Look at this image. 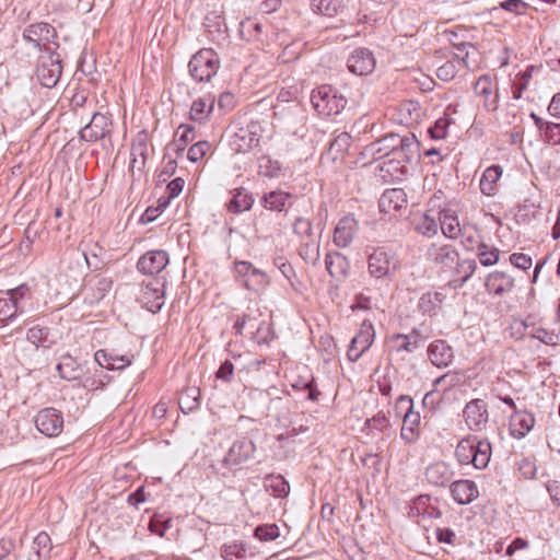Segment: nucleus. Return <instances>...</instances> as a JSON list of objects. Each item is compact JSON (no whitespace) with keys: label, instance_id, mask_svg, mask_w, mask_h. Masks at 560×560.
<instances>
[{"label":"nucleus","instance_id":"obj_19","mask_svg":"<svg viewBox=\"0 0 560 560\" xmlns=\"http://www.w3.org/2000/svg\"><path fill=\"white\" fill-rule=\"evenodd\" d=\"M419 156L420 142L413 133L408 132L402 136L401 142L395 148L389 158L411 164L417 162Z\"/></svg>","mask_w":560,"mask_h":560},{"label":"nucleus","instance_id":"obj_11","mask_svg":"<svg viewBox=\"0 0 560 560\" xmlns=\"http://www.w3.org/2000/svg\"><path fill=\"white\" fill-rule=\"evenodd\" d=\"M375 338L373 324L365 319L361 324L359 332L352 338L347 351L349 361L357 362L369 350Z\"/></svg>","mask_w":560,"mask_h":560},{"label":"nucleus","instance_id":"obj_48","mask_svg":"<svg viewBox=\"0 0 560 560\" xmlns=\"http://www.w3.org/2000/svg\"><path fill=\"white\" fill-rule=\"evenodd\" d=\"M20 315L16 302L0 293V326L14 320Z\"/></svg>","mask_w":560,"mask_h":560},{"label":"nucleus","instance_id":"obj_33","mask_svg":"<svg viewBox=\"0 0 560 560\" xmlns=\"http://www.w3.org/2000/svg\"><path fill=\"white\" fill-rule=\"evenodd\" d=\"M51 548L50 536L46 532H40L32 542L27 560H48Z\"/></svg>","mask_w":560,"mask_h":560},{"label":"nucleus","instance_id":"obj_61","mask_svg":"<svg viewBox=\"0 0 560 560\" xmlns=\"http://www.w3.org/2000/svg\"><path fill=\"white\" fill-rule=\"evenodd\" d=\"M393 341H395L396 350L398 352H413L419 348V342L417 340H411L410 336L405 334H396L393 336Z\"/></svg>","mask_w":560,"mask_h":560},{"label":"nucleus","instance_id":"obj_3","mask_svg":"<svg viewBox=\"0 0 560 560\" xmlns=\"http://www.w3.org/2000/svg\"><path fill=\"white\" fill-rule=\"evenodd\" d=\"M311 102L314 109L323 116L337 115L347 106V98L331 85H320L312 92Z\"/></svg>","mask_w":560,"mask_h":560},{"label":"nucleus","instance_id":"obj_14","mask_svg":"<svg viewBox=\"0 0 560 560\" xmlns=\"http://www.w3.org/2000/svg\"><path fill=\"white\" fill-rule=\"evenodd\" d=\"M234 271L244 279V285L247 290H257L269 282L265 271L254 267L252 262L246 260L235 261Z\"/></svg>","mask_w":560,"mask_h":560},{"label":"nucleus","instance_id":"obj_39","mask_svg":"<svg viewBox=\"0 0 560 560\" xmlns=\"http://www.w3.org/2000/svg\"><path fill=\"white\" fill-rule=\"evenodd\" d=\"M313 12L332 18L340 14L346 8L345 0H311Z\"/></svg>","mask_w":560,"mask_h":560},{"label":"nucleus","instance_id":"obj_64","mask_svg":"<svg viewBox=\"0 0 560 560\" xmlns=\"http://www.w3.org/2000/svg\"><path fill=\"white\" fill-rule=\"evenodd\" d=\"M48 329L45 327L34 326L28 329L27 331V339L33 342L34 345L42 346V347H48L46 345L47 337H48Z\"/></svg>","mask_w":560,"mask_h":560},{"label":"nucleus","instance_id":"obj_20","mask_svg":"<svg viewBox=\"0 0 560 560\" xmlns=\"http://www.w3.org/2000/svg\"><path fill=\"white\" fill-rule=\"evenodd\" d=\"M168 264V254L165 250L156 249L143 254L138 262L137 268L144 275L160 273Z\"/></svg>","mask_w":560,"mask_h":560},{"label":"nucleus","instance_id":"obj_40","mask_svg":"<svg viewBox=\"0 0 560 560\" xmlns=\"http://www.w3.org/2000/svg\"><path fill=\"white\" fill-rule=\"evenodd\" d=\"M56 369L59 372V375L67 381L78 380L82 374L81 365L68 353L61 357Z\"/></svg>","mask_w":560,"mask_h":560},{"label":"nucleus","instance_id":"obj_16","mask_svg":"<svg viewBox=\"0 0 560 560\" xmlns=\"http://www.w3.org/2000/svg\"><path fill=\"white\" fill-rule=\"evenodd\" d=\"M463 417L469 430H481L488 422V406L482 399H472L465 406Z\"/></svg>","mask_w":560,"mask_h":560},{"label":"nucleus","instance_id":"obj_10","mask_svg":"<svg viewBox=\"0 0 560 560\" xmlns=\"http://www.w3.org/2000/svg\"><path fill=\"white\" fill-rule=\"evenodd\" d=\"M478 51L466 50L464 56L454 54L453 58L446 60L444 63L436 68V77L444 82H450L455 79L458 71L466 68L470 69V61L477 62Z\"/></svg>","mask_w":560,"mask_h":560},{"label":"nucleus","instance_id":"obj_59","mask_svg":"<svg viewBox=\"0 0 560 560\" xmlns=\"http://www.w3.org/2000/svg\"><path fill=\"white\" fill-rule=\"evenodd\" d=\"M275 338L271 325L265 320L257 324L254 339L258 345H268Z\"/></svg>","mask_w":560,"mask_h":560},{"label":"nucleus","instance_id":"obj_15","mask_svg":"<svg viewBox=\"0 0 560 560\" xmlns=\"http://www.w3.org/2000/svg\"><path fill=\"white\" fill-rule=\"evenodd\" d=\"M376 61L373 52L364 47L354 49L347 60L350 72L357 75H368L375 69Z\"/></svg>","mask_w":560,"mask_h":560},{"label":"nucleus","instance_id":"obj_50","mask_svg":"<svg viewBox=\"0 0 560 560\" xmlns=\"http://www.w3.org/2000/svg\"><path fill=\"white\" fill-rule=\"evenodd\" d=\"M185 186V180L182 177H176L171 180L165 188V195L160 197V207L167 208L171 201L179 196Z\"/></svg>","mask_w":560,"mask_h":560},{"label":"nucleus","instance_id":"obj_7","mask_svg":"<svg viewBox=\"0 0 560 560\" xmlns=\"http://www.w3.org/2000/svg\"><path fill=\"white\" fill-rule=\"evenodd\" d=\"M164 287L165 280L161 278H153L148 282H142L137 301L153 314L160 312L165 303Z\"/></svg>","mask_w":560,"mask_h":560},{"label":"nucleus","instance_id":"obj_41","mask_svg":"<svg viewBox=\"0 0 560 560\" xmlns=\"http://www.w3.org/2000/svg\"><path fill=\"white\" fill-rule=\"evenodd\" d=\"M412 224L415 230L427 237H432L438 234L439 223L435 217L429 213H422L420 215H416L412 220Z\"/></svg>","mask_w":560,"mask_h":560},{"label":"nucleus","instance_id":"obj_23","mask_svg":"<svg viewBox=\"0 0 560 560\" xmlns=\"http://www.w3.org/2000/svg\"><path fill=\"white\" fill-rule=\"evenodd\" d=\"M358 221L353 215L341 218L334 231L335 245L342 248L349 246L358 232Z\"/></svg>","mask_w":560,"mask_h":560},{"label":"nucleus","instance_id":"obj_51","mask_svg":"<svg viewBox=\"0 0 560 560\" xmlns=\"http://www.w3.org/2000/svg\"><path fill=\"white\" fill-rule=\"evenodd\" d=\"M246 545L243 542L224 544L221 547V557L224 560H245Z\"/></svg>","mask_w":560,"mask_h":560},{"label":"nucleus","instance_id":"obj_36","mask_svg":"<svg viewBox=\"0 0 560 560\" xmlns=\"http://www.w3.org/2000/svg\"><path fill=\"white\" fill-rule=\"evenodd\" d=\"M264 488L267 492H269L272 497L284 499L290 493L289 482L282 475L270 474L267 475L264 479Z\"/></svg>","mask_w":560,"mask_h":560},{"label":"nucleus","instance_id":"obj_26","mask_svg":"<svg viewBox=\"0 0 560 560\" xmlns=\"http://www.w3.org/2000/svg\"><path fill=\"white\" fill-rule=\"evenodd\" d=\"M428 357L431 363L438 368H446L454 359V352L445 340H434L428 347Z\"/></svg>","mask_w":560,"mask_h":560},{"label":"nucleus","instance_id":"obj_49","mask_svg":"<svg viewBox=\"0 0 560 560\" xmlns=\"http://www.w3.org/2000/svg\"><path fill=\"white\" fill-rule=\"evenodd\" d=\"M299 254L301 258L307 262L315 266L319 260V243L318 241L308 238L307 242L301 244Z\"/></svg>","mask_w":560,"mask_h":560},{"label":"nucleus","instance_id":"obj_42","mask_svg":"<svg viewBox=\"0 0 560 560\" xmlns=\"http://www.w3.org/2000/svg\"><path fill=\"white\" fill-rule=\"evenodd\" d=\"M214 107V98H197L190 107V119L197 122H205Z\"/></svg>","mask_w":560,"mask_h":560},{"label":"nucleus","instance_id":"obj_12","mask_svg":"<svg viewBox=\"0 0 560 560\" xmlns=\"http://www.w3.org/2000/svg\"><path fill=\"white\" fill-rule=\"evenodd\" d=\"M483 287L489 295L502 298L513 292L515 279L505 271L494 270L487 275Z\"/></svg>","mask_w":560,"mask_h":560},{"label":"nucleus","instance_id":"obj_17","mask_svg":"<svg viewBox=\"0 0 560 560\" xmlns=\"http://www.w3.org/2000/svg\"><path fill=\"white\" fill-rule=\"evenodd\" d=\"M256 452V444L253 440L242 436L233 442L224 457L229 466H236L249 460Z\"/></svg>","mask_w":560,"mask_h":560},{"label":"nucleus","instance_id":"obj_58","mask_svg":"<svg viewBox=\"0 0 560 560\" xmlns=\"http://www.w3.org/2000/svg\"><path fill=\"white\" fill-rule=\"evenodd\" d=\"M352 138L348 132H340L337 135L329 144V152L336 154H343L351 145Z\"/></svg>","mask_w":560,"mask_h":560},{"label":"nucleus","instance_id":"obj_9","mask_svg":"<svg viewBox=\"0 0 560 560\" xmlns=\"http://www.w3.org/2000/svg\"><path fill=\"white\" fill-rule=\"evenodd\" d=\"M112 118L102 113H94L90 122L79 131V138L86 142H96L112 135Z\"/></svg>","mask_w":560,"mask_h":560},{"label":"nucleus","instance_id":"obj_22","mask_svg":"<svg viewBox=\"0 0 560 560\" xmlns=\"http://www.w3.org/2000/svg\"><path fill=\"white\" fill-rule=\"evenodd\" d=\"M442 512L438 506V500L431 495L422 494L416 498L410 505L409 516L422 518H439Z\"/></svg>","mask_w":560,"mask_h":560},{"label":"nucleus","instance_id":"obj_37","mask_svg":"<svg viewBox=\"0 0 560 560\" xmlns=\"http://www.w3.org/2000/svg\"><path fill=\"white\" fill-rule=\"evenodd\" d=\"M502 176V167L500 165H491L487 167L480 178V190L486 196H493L497 191V182Z\"/></svg>","mask_w":560,"mask_h":560},{"label":"nucleus","instance_id":"obj_27","mask_svg":"<svg viewBox=\"0 0 560 560\" xmlns=\"http://www.w3.org/2000/svg\"><path fill=\"white\" fill-rule=\"evenodd\" d=\"M325 265L330 277L338 281L345 280L349 275L350 261L339 252L328 253L325 257Z\"/></svg>","mask_w":560,"mask_h":560},{"label":"nucleus","instance_id":"obj_2","mask_svg":"<svg viewBox=\"0 0 560 560\" xmlns=\"http://www.w3.org/2000/svg\"><path fill=\"white\" fill-rule=\"evenodd\" d=\"M56 28L47 22L28 24L22 32V40L33 52L45 54L57 50L59 44Z\"/></svg>","mask_w":560,"mask_h":560},{"label":"nucleus","instance_id":"obj_1","mask_svg":"<svg viewBox=\"0 0 560 560\" xmlns=\"http://www.w3.org/2000/svg\"><path fill=\"white\" fill-rule=\"evenodd\" d=\"M366 253L370 277L376 282L388 285L399 267L396 254L386 246L369 247Z\"/></svg>","mask_w":560,"mask_h":560},{"label":"nucleus","instance_id":"obj_32","mask_svg":"<svg viewBox=\"0 0 560 560\" xmlns=\"http://www.w3.org/2000/svg\"><path fill=\"white\" fill-rule=\"evenodd\" d=\"M439 229L448 238H457L460 233L458 218L452 209H443L439 212Z\"/></svg>","mask_w":560,"mask_h":560},{"label":"nucleus","instance_id":"obj_21","mask_svg":"<svg viewBox=\"0 0 560 560\" xmlns=\"http://www.w3.org/2000/svg\"><path fill=\"white\" fill-rule=\"evenodd\" d=\"M401 139L402 136L389 132L366 145L365 151L371 154L374 160L388 158L395 148L401 142Z\"/></svg>","mask_w":560,"mask_h":560},{"label":"nucleus","instance_id":"obj_34","mask_svg":"<svg viewBox=\"0 0 560 560\" xmlns=\"http://www.w3.org/2000/svg\"><path fill=\"white\" fill-rule=\"evenodd\" d=\"M535 424V418L527 411H515L511 416L512 434L523 438L528 433Z\"/></svg>","mask_w":560,"mask_h":560},{"label":"nucleus","instance_id":"obj_13","mask_svg":"<svg viewBox=\"0 0 560 560\" xmlns=\"http://www.w3.org/2000/svg\"><path fill=\"white\" fill-rule=\"evenodd\" d=\"M37 430L47 436H57L63 429L62 413L55 408H45L35 417Z\"/></svg>","mask_w":560,"mask_h":560},{"label":"nucleus","instance_id":"obj_53","mask_svg":"<svg viewBox=\"0 0 560 560\" xmlns=\"http://www.w3.org/2000/svg\"><path fill=\"white\" fill-rule=\"evenodd\" d=\"M474 447V436H467L465 439H462L456 448H455V457L459 465H470L471 458L470 452Z\"/></svg>","mask_w":560,"mask_h":560},{"label":"nucleus","instance_id":"obj_6","mask_svg":"<svg viewBox=\"0 0 560 560\" xmlns=\"http://www.w3.org/2000/svg\"><path fill=\"white\" fill-rule=\"evenodd\" d=\"M264 127L259 121L252 120L237 128L230 138V148L235 153H247L257 148L262 137Z\"/></svg>","mask_w":560,"mask_h":560},{"label":"nucleus","instance_id":"obj_55","mask_svg":"<svg viewBox=\"0 0 560 560\" xmlns=\"http://www.w3.org/2000/svg\"><path fill=\"white\" fill-rule=\"evenodd\" d=\"M535 67L530 66L524 72L517 74L515 82L513 84V98L520 100L522 97L523 92L527 89V85L532 79V72Z\"/></svg>","mask_w":560,"mask_h":560},{"label":"nucleus","instance_id":"obj_44","mask_svg":"<svg viewBox=\"0 0 560 560\" xmlns=\"http://www.w3.org/2000/svg\"><path fill=\"white\" fill-rule=\"evenodd\" d=\"M465 382V375L460 371H448L445 374L439 376L434 382L433 386L435 389L440 388L443 392L451 390Z\"/></svg>","mask_w":560,"mask_h":560},{"label":"nucleus","instance_id":"obj_30","mask_svg":"<svg viewBox=\"0 0 560 560\" xmlns=\"http://www.w3.org/2000/svg\"><path fill=\"white\" fill-rule=\"evenodd\" d=\"M491 444L488 440H479L477 436H474V447L470 452V465H472L476 469H485L491 458Z\"/></svg>","mask_w":560,"mask_h":560},{"label":"nucleus","instance_id":"obj_29","mask_svg":"<svg viewBox=\"0 0 560 560\" xmlns=\"http://www.w3.org/2000/svg\"><path fill=\"white\" fill-rule=\"evenodd\" d=\"M475 93L482 96L483 107L493 112L498 108V96L493 93V82L489 75H481L474 86Z\"/></svg>","mask_w":560,"mask_h":560},{"label":"nucleus","instance_id":"obj_57","mask_svg":"<svg viewBox=\"0 0 560 560\" xmlns=\"http://www.w3.org/2000/svg\"><path fill=\"white\" fill-rule=\"evenodd\" d=\"M279 527L276 524H261L254 530V536L260 541H270L279 537Z\"/></svg>","mask_w":560,"mask_h":560},{"label":"nucleus","instance_id":"obj_45","mask_svg":"<svg viewBox=\"0 0 560 560\" xmlns=\"http://www.w3.org/2000/svg\"><path fill=\"white\" fill-rule=\"evenodd\" d=\"M178 404L183 412L197 409L200 405V389L196 386L186 387L180 393Z\"/></svg>","mask_w":560,"mask_h":560},{"label":"nucleus","instance_id":"obj_60","mask_svg":"<svg viewBox=\"0 0 560 560\" xmlns=\"http://www.w3.org/2000/svg\"><path fill=\"white\" fill-rule=\"evenodd\" d=\"M211 147L209 141H198L189 148L187 152L188 160L194 163L200 161L211 150Z\"/></svg>","mask_w":560,"mask_h":560},{"label":"nucleus","instance_id":"obj_56","mask_svg":"<svg viewBox=\"0 0 560 560\" xmlns=\"http://www.w3.org/2000/svg\"><path fill=\"white\" fill-rule=\"evenodd\" d=\"M454 122L453 118H451L447 114L443 117L436 119L434 125L429 128V133L433 139H444L447 136V129L450 125Z\"/></svg>","mask_w":560,"mask_h":560},{"label":"nucleus","instance_id":"obj_28","mask_svg":"<svg viewBox=\"0 0 560 560\" xmlns=\"http://www.w3.org/2000/svg\"><path fill=\"white\" fill-rule=\"evenodd\" d=\"M407 205L406 192L401 188L386 189L380 200L378 207L381 212L389 213L390 211H398Z\"/></svg>","mask_w":560,"mask_h":560},{"label":"nucleus","instance_id":"obj_43","mask_svg":"<svg viewBox=\"0 0 560 560\" xmlns=\"http://www.w3.org/2000/svg\"><path fill=\"white\" fill-rule=\"evenodd\" d=\"M292 197L290 192L283 190H273L267 192L261 198L264 208L271 211H282L285 208L288 200Z\"/></svg>","mask_w":560,"mask_h":560},{"label":"nucleus","instance_id":"obj_8","mask_svg":"<svg viewBox=\"0 0 560 560\" xmlns=\"http://www.w3.org/2000/svg\"><path fill=\"white\" fill-rule=\"evenodd\" d=\"M149 152V135L142 130L131 141L129 173L131 177L140 178L144 172Z\"/></svg>","mask_w":560,"mask_h":560},{"label":"nucleus","instance_id":"obj_18","mask_svg":"<svg viewBox=\"0 0 560 560\" xmlns=\"http://www.w3.org/2000/svg\"><path fill=\"white\" fill-rule=\"evenodd\" d=\"M428 256L443 269H453L459 259V253L451 244H432L428 249Z\"/></svg>","mask_w":560,"mask_h":560},{"label":"nucleus","instance_id":"obj_25","mask_svg":"<svg viewBox=\"0 0 560 560\" xmlns=\"http://www.w3.org/2000/svg\"><path fill=\"white\" fill-rule=\"evenodd\" d=\"M425 479L435 487H446L454 477V471L445 462H435L425 469Z\"/></svg>","mask_w":560,"mask_h":560},{"label":"nucleus","instance_id":"obj_54","mask_svg":"<svg viewBox=\"0 0 560 560\" xmlns=\"http://www.w3.org/2000/svg\"><path fill=\"white\" fill-rule=\"evenodd\" d=\"M407 164L408 163L400 162L399 160L387 158L381 166V171L385 172L392 178H400L408 173Z\"/></svg>","mask_w":560,"mask_h":560},{"label":"nucleus","instance_id":"obj_38","mask_svg":"<svg viewBox=\"0 0 560 560\" xmlns=\"http://www.w3.org/2000/svg\"><path fill=\"white\" fill-rule=\"evenodd\" d=\"M445 299L446 296L442 292H425L419 299L418 308L423 314L434 315L438 310H440Z\"/></svg>","mask_w":560,"mask_h":560},{"label":"nucleus","instance_id":"obj_31","mask_svg":"<svg viewBox=\"0 0 560 560\" xmlns=\"http://www.w3.org/2000/svg\"><path fill=\"white\" fill-rule=\"evenodd\" d=\"M94 360L106 370H122L131 363L129 357L113 354L103 349L95 352Z\"/></svg>","mask_w":560,"mask_h":560},{"label":"nucleus","instance_id":"obj_5","mask_svg":"<svg viewBox=\"0 0 560 560\" xmlns=\"http://www.w3.org/2000/svg\"><path fill=\"white\" fill-rule=\"evenodd\" d=\"M61 73V58L57 50L38 55L36 77L40 85L48 89L56 86Z\"/></svg>","mask_w":560,"mask_h":560},{"label":"nucleus","instance_id":"obj_35","mask_svg":"<svg viewBox=\"0 0 560 560\" xmlns=\"http://www.w3.org/2000/svg\"><path fill=\"white\" fill-rule=\"evenodd\" d=\"M233 197L228 203V210L232 213H242L252 209L254 197L245 188L234 189Z\"/></svg>","mask_w":560,"mask_h":560},{"label":"nucleus","instance_id":"obj_47","mask_svg":"<svg viewBox=\"0 0 560 560\" xmlns=\"http://www.w3.org/2000/svg\"><path fill=\"white\" fill-rule=\"evenodd\" d=\"M477 257L483 267H491L499 261L500 250L495 246L480 242L477 245Z\"/></svg>","mask_w":560,"mask_h":560},{"label":"nucleus","instance_id":"obj_62","mask_svg":"<svg viewBox=\"0 0 560 560\" xmlns=\"http://www.w3.org/2000/svg\"><path fill=\"white\" fill-rule=\"evenodd\" d=\"M454 268L456 275L464 278V281H468L477 269V262L475 259H458Z\"/></svg>","mask_w":560,"mask_h":560},{"label":"nucleus","instance_id":"obj_24","mask_svg":"<svg viewBox=\"0 0 560 560\" xmlns=\"http://www.w3.org/2000/svg\"><path fill=\"white\" fill-rule=\"evenodd\" d=\"M450 490L454 501L462 505L469 504L479 495L476 482L469 479H460L452 482Z\"/></svg>","mask_w":560,"mask_h":560},{"label":"nucleus","instance_id":"obj_52","mask_svg":"<svg viewBox=\"0 0 560 560\" xmlns=\"http://www.w3.org/2000/svg\"><path fill=\"white\" fill-rule=\"evenodd\" d=\"M195 128L189 125H180L175 135L174 145L177 154L184 151L186 145L195 139Z\"/></svg>","mask_w":560,"mask_h":560},{"label":"nucleus","instance_id":"obj_63","mask_svg":"<svg viewBox=\"0 0 560 560\" xmlns=\"http://www.w3.org/2000/svg\"><path fill=\"white\" fill-rule=\"evenodd\" d=\"M293 232L299 236H305L307 238L313 237V225L311 220L298 217L292 225Z\"/></svg>","mask_w":560,"mask_h":560},{"label":"nucleus","instance_id":"obj_46","mask_svg":"<svg viewBox=\"0 0 560 560\" xmlns=\"http://www.w3.org/2000/svg\"><path fill=\"white\" fill-rule=\"evenodd\" d=\"M258 174L268 178H277L281 174L282 165L269 155H261L257 160Z\"/></svg>","mask_w":560,"mask_h":560},{"label":"nucleus","instance_id":"obj_4","mask_svg":"<svg viewBox=\"0 0 560 560\" xmlns=\"http://www.w3.org/2000/svg\"><path fill=\"white\" fill-rule=\"evenodd\" d=\"M220 68L217 52L211 48L197 51L188 63L189 73L197 82H209Z\"/></svg>","mask_w":560,"mask_h":560}]
</instances>
